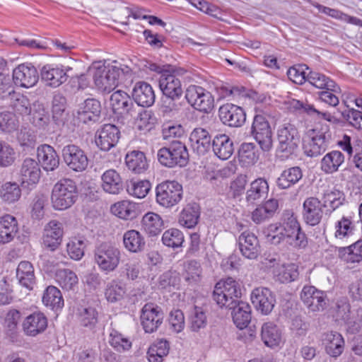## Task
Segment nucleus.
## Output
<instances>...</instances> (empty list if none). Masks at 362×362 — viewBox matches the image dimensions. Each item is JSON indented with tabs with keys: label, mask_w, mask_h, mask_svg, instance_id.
I'll use <instances>...</instances> for the list:
<instances>
[{
	"label": "nucleus",
	"mask_w": 362,
	"mask_h": 362,
	"mask_svg": "<svg viewBox=\"0 0 362 362\" xmlns=\"http://www.w3.org/2000/svg\"><path fill=\"white\" fill-rule=\"evenodd\" d=\"M292 105L294 108L298 110H303L305 112L310 115H317L318 118H322L327 122L333 124L338 123L339 120L329 112H321L318 111L313 105L307 103H303L299 100H293Z\"/></svg>",
	"instance_id": "nucleus-59"
},
{
	"label": "nucleus",
	"mask_w": 362,
	"mask_h": 362,
	"mask_svg": "<svg viewBox=\"0 0 362 362\" xmlns=\"http://www.w3.org/2000/svg\"><path fill=\"white\" fill-rule=\"evenodd\" d=\"M18 231L16 218L6 214L0 217V243H8L13 240Z\"/></svg>",
	"instance_id": "nucleus-34"
},
{
	"label": "nucleus",
	"mask_w": 362,
	"mask_h": 362,
	"mask_svg": "<svg viewBox=\"0 0 362 362\" xmlns=\"http://www.w3.org/2000/svg\"><path fill=\"white\" fill-rule=\"evenodd\" d=\"M151 188V185L146 180H132L127 186V192L131 196L141 199L148 194Z\"/></svg>",
	"instance_id": "nucleus-64"
},
{
	"label": "nucleus",
	"mask_w": 362,
	"mask_h": 362,
	"mask_svg": "<svg viewBox=\"0 0 362 362\" xmlns=\"http://www.w3.org/2000/svg\"><path fill=\"white\" fill-rule=\"evenodd\" d=\"M239 248L246 258L255 259L259 252V244L257 236L249 231L242 233L238 238Z\"/></svg>",
	"instance_id": "nucleus-27"
},
{
	"label": "nucleus",
	"mask_w": 362,
	"mask_h": 362,
	"mask_svg": "<svg viewBox=\"0 0 362 362\" xmlns=\"http://www.w3.org/2000/svg\"><path fill=\"white\" fill-rule=\"evenodd\" d=\"M62 156L66 165L74 171L83 172L88 165V159L86 153L74 144L65 146L62 149Z\"/></svg>",
	"instance_id": "nucleus-12"
},
{
	"label": "nucleus",
	"mask_w": 362,
	"mask_h": 362,
	"mask_svg": "<svg viewBox=\"0 0 362 362\" xmlns=\"http://www.w3.org/2000/svg\"><path fill=\"white\" fill-rule=\"evenodd\" d=\"M241 289L239 283L232 277L220 280L216 283L213 298L221 308H232L239 300Z\"/></svg>",
	"instance_id": "nucleus-4"
},
{
	"label": "nucleus",
	"mask_w": 362,
	"mask_h": 362,
	"mask_svg": "<svg viewBox=\"0 0 362 362\" xmlns=\"http://www.w3.org/2000/svg\"><path fill=\"white\" fill-rule=\"evenodd\" d=\"M12 78L16 86L29 88L37 84L39 80V74L33 64L23 63L13 70Z\"/></svg>",
	"instance_id": "nucleus-13"
},
{
	"label": "nucleus",
	"mask_w": 362,
	"mask_h": 362,
	"mask_svg": "<svg viewBox=\"0 0 362 362\" xmlns=\"http://www.w3.org/2000/svg\"><path fill=\"white\" fill-rule=\"evenodd\" d=\"M110 211L115 216L122 219H132L136 215V205L134 203L122 200L111 206Z\"/></svg>",
	"instance_id": "nucleus-53"
},
{
	"label": "nucleus",
	"mask_w": 362,
	"mask_h": 362,
	"mask_svg": "<svg viewBox=\"0 0 362 362\" xmlns=\"http://www.w3.org/2000/svg\"><path fill=\"white\" fill-rule=\"evenodd\" d=\"M328 137L327 132L322 129H308L303 143L304 153L310 157H316L323 153L328 147Z\"/></svg>",
	"instance_id": "nucleus-9"
},
{
	"label": "nucleus",
	"mask_w": 362,
	"mask_h": 362,
	"mask_svg": "<svg viewBox=\"0 0 362 362\" xmlns=\"http://www.w3.org/2000/svg\"><path fill=\"white\" fill-rule=\"evenodd\" d=\"M320 12L332 18L353 25H362V21L358 18L350 16L339 10L331 8L318 4L314 5Z\"/></svg>",
	"instance_id": "nucleus-57"
},
{
	"label": "nucleus",
	"mask_w": 362,
	"mask_h": 362,
	"mask_svg": "<svg viewBox=\"0 0 362 362\" xmlns=\"http://www.w3.org/2000/svg\"><path fill=\"white\" fill-rule=\"evenodd\" d=\"M101 187L107 193L117 194L123 189L122 179L115 170L105 171L101 176Z\"/></svg>",
	"instance_id": "nucleus-33"
},
{
	"label": "nucleus",
	"mask_w": 362,
	"mask_h": 362,
	"mask_svg": "<svg viewBox=\"0 0 362 362\" xmlns=\"http://www.w3.org/2000/svg\"><path fill=\"white\" fill-rule=\"evenodd\" d=\"M355 230V225L351 218L344 216L335 223L334 235L337 240H344L354 235Z\"/></svg>",
	"instance_id": "nucleus-50"
},
{
	"label": "nucleus",
	"mask_w": 362,
	"mask_h": 362,
	"mask_svg": "<svg viewBox=\"0 0 362 362\" xmlns=\"http://www.w3.org/2000/svg\"><path fill=\"white\" fill-rule=\"evenodd\" d=\"M338 256L346 263L361 262L362 261V240H359L348 247H339Z\"/></svg>",
	"instance_id": "nucleus-43"
},
{
	"label": "nucleus",
	"mask_w": 362,
	"mask_h": 362,
	"mask_svg": "<svg viewBox=\"0 0 362 362\" xmlns=\"http://www.w3.org/2000/svg\"><path fill=\"white\" fill-rule=\"evenodd\" d=\"M322 204L313 197L307 198L303 204V216L306 223L316 226L321 221L323 216Z\"/></svg>",
	"instance_id": "nucleus-22"
},
{
	"label": "nucleus",
	"mask_w": 362,
	"mask_h": 362,
	"mask_svg": "<svg viewBox=\"0 0 362 362\" xmlns=\"http://www.w3.org/2000/svg\"><path fill=\"white\" fill-rule=\"evenodd\" d=\"M146 69L160 74L159 87L163 95L170 99L180 98L182 94V88L178 77L183 76L186 70L170 65L160 66L154 63L147 62Z\"/></svg>",
	"instance_id": "nucleus-2"
},
{
	"label": "nucleus",
	"mask_w": 362,
	"mask_h": 362,
	"mask_svg": "<svg viewBox=\"0 0 362 362\" xmlns=\"http://www.w3.org/2000/svg\"><path fill=\"white\" fill-rule=\"evenodd\" d=\"M100 114V103L93 98L85 100L80 110L78 111V119L80 122L88 123L95 122Z\"/></svg>",
	"instance_id": "nucleus-37"
},
{
	"label": "nucleus",
	"mask_w": 362,
	"mask_h": 362,
	"mask_svg": "<svg viewBox=\"0 0 362 362\" xmlns=\"http://www.w3.org/2000/svg\"><path fill=\"white\" fill-rule=\"evenodd\" d=\"M38 163L46 171H53L59 165V157L54 148L48 145L40 146L37 150Z\"/></svg>",
	"instance_id": "nucleus-28"
},
{
	"label": "nucleus",
	"mask_w": 362,
	"mask_h": 362,
	"mask_svg": "<svg viewBox=\"0 0 362 362\" xmlns=\"http://www.w3.org/2000/svg\"><path fill=\"white\" fill-rule=\"evenodd\" d=\"M278 209V200L270 199L264 204L259 205L252 212L251 218L256 224H260L273 217Z\"/></svg>",
	"instance_id": "nucleus-30"
},
{
	"label": "nucleus",
	"mask_w": 362,
	"mask_h": 362,
	"mask_svg": "<svg viewBox=\"0 0 362 362\" xmlns=\"http://www.w3.org/2000/svg\"><path fill=\"white\" fill-rule=\"evenodd\" d=\"M325 351L330 357L337 358L344 352L345 341L343 336L337 332L325 333L322 338Z\"/></svg>",
	"instance_id": "nucleus-24"
},
{
	"label": "nucleus",
	"mask_w": 362,
	"mask_h": 362,
	"mask_svg": "<svg viewBox=\"0 0 362 362\" xmlns=\"http://www.w3.org/2000/svg\"><path fill=\"white\" fill-rule=\"evenodd\" d=\"M326 294L315 287L305 286L300 293V298L309 312H321L326 308Z\"/></svg>",
	"instance_id": "nucleus-14"
},
{
	"label": "nucleus",
	"mask_w": 362,
	"mask_h": 362,
	"mask_svg": "<svg viewBox=\"0 0 362 362\" xmlns=\"http://www.w3.org/2000/svg\"><path fill=\"white\" fill-rule=\"evenodd\" d=\"M110 106L115 114L133 115L134 105L129 95L122 90L114 92L110 99Z\"/></svg>",
	"instance_id": "nucleus-23"
},
{
	"label": "nucleus",
	"mask_w": 362,
	"mask_h": 362,
	"mask_svg": "<svg viewBox=\"0 0 362 362\" xmlns=\"http://www.w3.org/2000/svg\"><path fill=\"white\" fill-rule=\"evenodd\" d=\"M30 117V122L38 128H45L49 120V115L45 111L43 105L39 103L33 104V110Z\"/></svg>",
	"instance_id": "nucleus-63"
},
{
	"label": "nucleus",
	"mask_w": 362,
	"mask_h": 362,
	"mask_svg": "<svg viewBox=\"0 0 362 362\" xmlns=\"http://www.w3.org/2000/svg\"><path fill=\"white\" fill-rule=\"evenodd\" d=\"M182 186L175 180L163 181L156 187V202L165 208L177 204L182 200Z\"/></svg>",
	"instance_id": "nucleus-8"
},
{
	"label": "nucleus",
	"mask_w": 362,
	"mask_h": 362,
	"mask_svg": "<svg viewBox=\"0 0 362 362\" xmlns=\"http://www.w3.org/2000/svg\"><path fill=\"white\" fill-rule=\"evenodd\" d=\"M55 280L63 290L74 291L78 287V278L75 272L69 269H59L55 274Z\"/></svg>",
	"instance_id": "nucleus-49"
},
{
	"label": "nucleus",
	"mask_w": 362,
	"mask_h": 362,
	"mask_svg": "<svg viewBox=\"0 0 362 362\" xmlns=\"http://www.w3.org/2000/svg\"><path fill=\"white\" fill-rule=\"evenodd\" d=\"M124 248L131 253H139L144 250L146 241L144 235L136 230H129L123 235Z\"/></svg>",
	"instance_id": "nucleus-36"
},
{
	"label": "nucleus",
	"mask_w": 362,
	"mask_h": 362,
	"mask_svg": "<svg viewBox=\"0 0 362 362\" xmlns=\"http://www.w3.org/2000/svg\"><path fill=\"white\" fill-rule=\"evenodd\" d=\"M272 274L274 279L282 284L295 281L299 274L298 266L293 263H277L274 266Z\"/></svg>",
	"instance_id": "nucleus-31"
},
{
	"label": "nucleus",
	"mask_w": 362,
	"mask_h": 362,
	"mask_svg": "<svg viewBox=\"0 0 362 362\" xmlns=\"http://www.w3.org/2000/svg\"><path fill=\"white\" fill-rule=\"evenodd\" d=\"M122 252L116 246L101 244L94 251V262L99 269L105 274L115 271L121 262Z\"/></svg>",
	"instance_id": "nucleus-5"
},
{
	"label": "nucleus",
	"mask_w": 362,
	"mask_h": 362,
	"mask_svg": "<svg viewBox=\"0 0 362 362\" xmlns=\"http://www.w3.org/2000/svg\"><path fill=\"white\" fill-rule=\"evenodd\" d=\"M132 97L138 105L141 107H150L155 102V93L150 84L144 81H140L135 84Z\"/></svg>",
	"instance_id": "nucleus-29"
},
{
	"label": "nucleus",
	"mask_w": 362,
	"mask_h": 362,
	"mask_svg": "<svg viewBox=\"0 0 362 362\" xmlns=\"http://www.w3.org/2000/svg\"><path fill=\"white\" fill-rule=\"evenodd\" d=\"M337 145L349 155L355 153L354 162L356 167L362 171V141L344 134L337 141Z\"/></svg>",
	"instance_id": "nucleus-25"
},
{
	"label": "nucleus",
	"mask_w": 362,
	"mask_h": 362,
	"mask_svg": "<svg viewBox=\"0 0 362 362\" xmlns=\"http://www.w3.org/2000/svg\"><path fill=\"white\" fill-rule=\"evenodd\" d=\"M251 133L264 151H269L272 148V131L264 116L256 115L254 117Z\"/></svg>",
	"instance_id": "nucleus-10"
},
{
	"label": "nucleus",
	"mask_w": 362,
	"mask_h": 362,
	"mask_svg": "<svg viewBox=\"0 0 362 362\" xmlns=\"http://www.w3.org/2000/svg\"><path fill=\"white\" fill-rule=\"evenodd\" d=\"M22 195V189L16 182H5L0 186V199L6 204L18 202Z\"/></svg>",
	"instance_id": "nucleus-42"
},
{
	"label": "nucleus",
	"mask_w": 362,
	"mask_h": 362,
	"mask_svg": "<svg viewBox=\"0 0 362 362\" xmlns=\"http://www.w3.org/2000/svg\"><path fill=\"white\" fill-rule=\"evenodd\" d=\"M78 320L81 326L93 329L98 322V313L93 307L82 308L78 310Z\"/></svg>",
	"instance_id": "nucleus-58"
},
{
	"label": "nucleus",
	"mask_w": 362,
	"mask_h": 362,
	"mask_svg": "<svg viewBox=\"0 0 362 362\" xmlns=\"http://www.w3.org/2000/svg\"><path fill=\"white\" fill-rule=\"evenodd\" d=\"M16 278L23 286L32 289L35 280L33 264L28 261L21 262L16 269Z\"/></svg>",
	"instance_id": "nucleus-44"
},
{
	"label": "nucleus",
	"mask_w": 362,
	"mask_h": 362,
	"mask_svg": "<svg viewBox=\"0 0 362 362\" xmlns=\"http://www.w3.org/2000/svg\"><path fill=\"white\" fill-rule=\"evenodd\" d=\"M78 197L77 187L74 180L64 178L53 187L51 202L56 210H65L71 207Z\"/></svg>",
	"instance_id": "nucleus-3"
},
{
	"label": "nucleus",
	"mask_w": 362,
	"mask_h": 362,
	"mask_svg": "<svg viewBox=\"0 0 362 362\" xmlns=\"http://www.w3.org/2000/svg\"><path fill=\"white\" fill-rule=\"evenodd\" d=\"M199 218V211L198 206L187 205L180 213L179 223L186 228H191L197 224Z\"/></svg>",
	"instance_id": "nucleus-56"
},
{
	"label": "nucleus",
	"mask_w": 362,
	"mask_h": 362,
	"mask_svg": "<svg viewBox=\"0 0 362 362\" xmlns=\"http://www.w3.org/2000/svg\"><path fill=\"white\" fill-rule=\"evenodd\" d=\"M168 352V342L164 339L157 340L148 348L147 358L149 362H162Z\"/></svg>",
	"instance_id": "nucleus-52"
},
{
	"label": "nucleus",
	"mask_w": 362,
	"mask_h": 362,
	"mask_svg": "<svg viewBox=\"0 0 362 362\" xmlns=\"http://www.w3.org/2000/svg\"><path fill=\"white\" fill-rule=\"evenodd\" d=\"M250 299L255 309L263 315L269 314L276 303L273 293L269 288L262 286L252 290Z\"/></svg>",
	"instance_id": "nucleus-15"
},
{
	"label": "nucleus",
	"mask_w": 362,
	"mask_h": 362,
	"mask_svg": "<svg viewBox=\"0 0 362 362\" xmlns=\"http://www.w3.org/2000/svg\"><path fill=\"white\" fill-rule=\"evenodd\" d=\"M141 227L149 236H156L162 230L163 221L158 214L148 212L142 218Z\"/></svg>",
	"instance_id": "nucleus-46"
},
{
	"label": "nucleus",
	"mask_w": 362,
	"mask_h": 362,
	"mask_svg": "<svg viewBox=\"0 0 362 362\" xmlns=\"http://www.w3.org/2000/svg\"><path fill=\"white\" fill-rule=\"evenodd\" d=\"M238 155L240 161L246 165L255 163L259 158L257 150L255 144L252 143L243 144L239 149Z\"/></svg>",
	"instance_id": "nucleus-62"
},
{
	"label": "nucleus",
	"mask_w": 362,
	"mask_h": 362,
	"mask_svg": "<svg viewBox=\"0 0 362 362\" xmlns=\"http://www.w3.org/2000/svg\"><path fill=\"white\" fill-rule=\"evenodd\" d=\"M95 87L102 92L110 93L119 83L132 81V70L127 66L116 62L105 64L104 62H94L88 69Z\"/></svg>",
	"instance_id": "nucleus-1"
},
{
	"label": "nucleus",
	"mask_w": 362,
	"mask_h": 362,
	"mask_svg": "<svg viewBox=\"0 0 362 362\" xmlns=\"http://www.w3.org/2000/svg\"><path fill=\"white\" fill-rule=\"evenodd\" d=\"M42 303L53 310H58L64 306V299L61 291L54 286H49L45 290L42 298Z\"/></svg>",
	"instance_id": "nucleus-47"
},
{
	"label": "nucleus",
	"mask_w": 362,
	"mask_h": 362,
	"mask_svg": "<svg viewBox=\"0 0 362 362\" xmlns=\"http://www.w3.org/2000/svg\"><path fill=\"white\" fill-rule=\"evenodd\" d=\"M119 135V131L116 126L105 124L96 133L95 144L100 150L107 151L118 142Z\"/></svg>",
	"instance_id": "nucleus-20"
},
{
	"label": "nucleus",
	"mask_w": 362,
	"mask_h": 362,
	"mask_svg": "<svg viewBox=\"0 0 362 362\" xmlns=\"http://www.w3.org/2000/svg\"><path fill=\"white\" fill-rule=\"evenodd\" d=\"M163 319V313L158 306L152 303H147L143 307L141 321L146 332L152 333L157 330L162 324Z\"/></svg>",
	"instance_id": "nucleus-19"
},
{
	"label": "nucleus",
	"mask_w": 362,
	"mask_h": 362,
	"mask_svg": "<svg viewBox=\"0 0 362 362\" xmlns=\"http://www.w3.org/2000/svg\"><path fill=\"white\" fill-rule=\"evenodd\" d=\"M261 338L264 344L268 347L279 346L282 341L281 331L273 322H265L262 327Z\"/></svg>",
	"instance_id": "nucleus-38"
},
{
	"label": "nucleus",
	"mask_w": 362,
	"mask_h": 362,
	"mask_svg": "<svg viewBox=\"0 0 362 362\" xmlns=\"http://www.w3.org/2000/svg\"><path fill=\"white\" fill-rule=\"evenodd\" d=\"M303 174L300 168L293 167L283 171L277 180V185L281 189H287L298 182Z\"/></svg>",
	"instance_id": "nucleus-54"
},
{
	"label": "nucleus",
	"mask_w": 362,
	"mask_h": 362,
	"mask_svg": "<svg viewBox=\"0 0 362 362\" xmlns=\"http://www.w3.org/2000/svg\"><path fill=\"white\" fill-rule=\"evenodd\" d=\"M344 161V156L339 151H332L327 153L321 160V170L327 174H332L338 170Z\"/></svg>",
	"instance_id": "nucleus-48"
},
{
	"label": "nucleus",
	"mask_w": 362,
	"mask_h": 362,
	"mask_svg": "<svg viewBox=\"0 0 362 362\" xmlns=\"http://www.w3.org/2000/svg\"><path fill=\"white\" fill-rule=\"evenodd\" d=\"M307 81L316 88L341 92L340 87L333 80L318 71L310 70L307 74Z\"/></svg>",
	"instance_id": "nucleus-40"
},
{
	"label": "nucleus",
	"mask_w": 362,
	"mask_h": 362,
	"mask_svg": "<svg viewBox=\"0 0 362 362\" xmlns=\"http://www.w3.org/2000/svg\"><path fill=\"white\" fill-rule=\"evenodd\" d=\"M232 316L236 327L243 329L247 327L251 320V308L248 303L239 301L233 305Z\"/></svg>",
	"instance_id": "nucleus-39"
},
{
	"label": "nucleus",
	"mask_w": 362,
	"mask_h": 362,
	"mask_svg": "<svg viewBox=\"0 0 362 362\" xmlns=\"http://www.w3.org/2000/svg\"><path fill=\"white\" fill-rule=\"evenodd\" d=\"M69 69V67L64 69L62 65L46 64L41 69V79L46 86L52 88L59 87L66 81L67 71Z\"/></svg>",
	"instance_id": "nucleus-17"
},
{
	"label": "nucleus",
	"mask_w": 362,
	"mask_h": 362,
	"mask_svg": "<svg viewBox=\"0 0 362 362\" xmlns=\"http://www.w3.org/2000/svg\"><path fill=\"white\" fill-rule=\"evenodd\" d=\"M323 206L329 207L332 211L341 206L345 200L344 193L335 188L325 190L322 196Z\"/></svg>",
	"instance_id": "nucleus-55"
},
{
	"label": "nucleus",
	"mask_w": 362,
	"mask_h": 362,
	"mask_svg": "<svg viewBox=\"0 0 362 362\" xmlns=\"http://www.w3.org/2000/svg\"><path fill=\"white\" fill-rule=\"evenodd\" d=\"M268 192L267 181L264 178L259 177L251 182L250 188L247 191L246 199L247 202H254L266 198Z\"/></svg>",
	"instance_id": "nucleus-45"
},
{
	"label": "nucleus",
	"mask_w": 362,
	"mask_h": 362,
	"mask_svg": "<svg viewBox=\"0 0 362 362\" xmlns=\"http://www.w3.org/2000/svg\"><path fill=\"white\" fill-rule=\"evenodd\" d=\"M354 101L357 109L348 110L344 116L351 126L362 131V98H356Z\"/></svg>",
	"instance_id": "nucleus-60"
},
{
	"label": "nucleus",
	"mask_w": 362,
	"mask_h": 362,
	"mask_svg": "<svg viewBox=\"0 0 362 362\" xmlns=\"http://www.w3.org/2000/svg\"><path fill=\"white\" fill-rule=\"evenodd\" d=\"M202 269L199 262L189 260L184 264L183 276L189 284H196L201 280Z\"/></svg>",
	"instance_id": "nucleus-61"
},
{
	"label": "nucleus",
	"mask_w": 362,
	"mask_h": 362,
	"mask_svg": "<svg viewBox=\"0 0 362 362\" xmlns=\"http://www.w3.org/2000/svg\"><path fill=\"white\" fill-rule=\"evenodd\" d=\"M125 163L129 170L136 174L146 171L148 163L145 154L139 151H132L125 156Z\"/></svg>",
	"instance_id": "nucleus-41"
},
{
	"label": "nucleus",
	"mask_w": 362,
	"mask_h": 362,
	"mask_svg": "<svg viewBox=\"0 0 362 362\" xmlns=\"http://www.w3.org/2000/svg\"><path fill=\"white\" fill-rule=\"evenodd\" d=\"M212 148L215 155L221 160L228 159L234 152L233 143L226 134H219L214 138Z\"/></svg>",
	"instance_id": "nucleus-35"
},
{
	"label": "nucleus",
	"mask_w": 362,
	"mask_h": 362,
	"mask_svg": "<svg viewBox=\"0 0 362 362\" xmlns=\"http://www.w3.org/2000/svg\"><path fill=\"white\" fill-rule=\"evenodd\" d=\"M279 142L277 152L280 157L286 158L296 151L300 142V135L294 124L289 122L280 125L277 129Z\"/></svg>",
	"instance_id": "nucleus-6"
},
{
	"label": "nucleus",
	"mask_w": 362,
	"mask_h": 362,
	"mask_svg": "<svg viewBox=\"0 0 362 362\" xmlns=\"http://www.w3.org/2000/svg\"><path fill=\"white\" fill-rule=\"evenodd\" d=\"M187 102L196 110L209 112L214 107V98L211 94L197 86H189L186 91Z\"/></svg>",
	"instance_id": "nucleus-11"
},
{
	"label": "nucleus",
	"mask_w": 362,
	"mask_h": 362,
	"mask_svg": "<svg viewBox=\"0 0 362 362\" xmlns=\"http://www.w3.org/2000/svg\"><path fill=\"white\" fill-rule=\"evenodd\" d=\"M64 235L62 224L56 221H50L44 228L43 244L50 250H55L61 244Z\"/></svg>",
	"instance_id": "nucleus-21"
},
{
	"label": "nucleus",
	"mask_w": 362,
	"mask_h": 362,
	"mask_svg": "<svg viewBox=\"0 0 362 362\" xmlns=\"http://www.w3.org/2000/svg\"><path fill=\"white\" fill-rule=\"evenodd\" d=\"M218 116L223 124L231 127H240L246 120L244 110L232 103L221 105L218 110Z\"/></svg>",
	"instance_id": "nucleus-16"
},
{
	"label": "nucleus",
	"mask_w": 362,
	"mask_h": 362,
	"mask_svg": "<svg viewBox=\"0 0 362 362\" xmlns=\"http://www.w3.org/2000/svg\"><path fill=\"white\" fill-rule=\"evenodd\" d=\"M127 295L126 287L121 282L112 280L107 284L105 289V296L109 303L121 301Z\"/></svg>",
	"instance_id": "nucleus-51"
},
{
	"label": "nucleus",
	"mask_w": 362,
	"mask_h": 362,
	"mask_svg": "<svg viewBox=\"0 0 362 362\" xmlns=\"http://www.w3.org/2000/svg\"><path fill=\"white\" fill-rule=\"evenodd\" d=\"M48 320L42 312H34L24 318L22 322L23 333L28 337H36L47 328Z\"/></svg>",
	"instance_id": "nucleus-18"
},
{
	"label": "nucleus",
	"mask_w": 362,
	"mask_h": 362,
	"mask_svg": "<svg viewBox=\"0 0 362 362\" xmlns=\"http://www.w3.org/2000/svg\"><path fill=\"white\" fill-rule=\"evenodd\" d=\"M157 156L160 163L168 168L185 166L189 160L187 147L179 141L173 142L168 147L159 149Z\"/></svg>",
	"instance_id": "nucleus-7"
},
{
	"label": "nucleus",
	"mask_w": 362,
	"mask_h": 362,
	"mask_svg": "<svg viewBox=\"0 0 362 362\" xmlns=\"http://www.w3.org/2000/svg\"><path fill=\"white\" fill-rule=\"evenodd\" d=\"M41 170L37 160L30 158L23 160L20 169V177L23 185H35L39 182Z\"/></svg>",
	"instance_id": "nucleus-26"
},
{
	"label": "nucleus",
	"mask_w": 362,
	"mask_h": 362,
	"mask_svg": "<svg viewBox=\"0 0 362 362\" xmlns=\"http://www.w3.org/2000/svg\"><path fill=\"white\" fill-rule=\"evenodd\" d=\"M211 140L208 130L202 127L194 129L189 136L193 149L199 154H204L209 149Z\"/></svg>",
	"instance_id": "nucleus-32"
}]
</instances>
